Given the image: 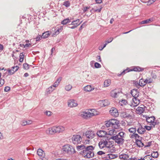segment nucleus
<instances>
[{"mask_svg": "<svg viewBox=\"0 0 160 160\" xmlns=\"http://www.w3.org/2000/svg\"><path fill=\"white\" fill-rule=\"evenodd\" d=\"M94 148L92 146H87L85 149L81 151L80 154L84 156L85 158H90L93 157L94 156V153L93 151Z\"/></svg>", "mask_w": 160, "mask_h": 160, "instance_id": "f257e3e1", "label": "nucleus"}, {"mask_svg": "<svg viewBox=\"0 0 160 160\" xmlns=\"http://www.w3.org/2000/svg\"><path fill=\"white\" fill-rule=\"evenodd\" d=\"M62 28L61 27L60 28H52V31H48L43 33L42 36L43 38H48L49 36L51 35L52 37H55L62 30Z\"/></svg>", "mask_w": 160, "mask_h": 160, "instance_id": "f03ea898", "label": "nucleus"}, {"mask_svg": "<svg viewBox=\"0 0 160 160\" xmlns=\"http://www.w3.org/2000/svg\"><path fill=\"white\" fill-rule=\"evenodd\" d=\"M62 150L63 153L68 155H73L76 153L74 148L72 146L67 144L63 147Z\"/></svg>", "mask_w": 160, "mask_h": 160, "instance_id": "7ed1b4c3", "label": "nucleus"}, {"mask_svg": "<svg viewBox=\"0 0 160 160\" xmlns=\"http://www.w3.org/2000/svg\"><path fill=\"white\" fill-rule=\"evenodd\" d=\"M72 140L74 144H80L82 140L81 137L78 135H73L72 137Z\"/></svg>", "mask_w": 160, "mask_h": 160, "instance_id": "20e7f679", "label": "nucleus"}, {"mask_svg": "<svg viewBox=\"0 0 160 160\" xmlns=\"http://www.w3.org/2000/svg\"><path fill=\"white\" fill-rule=\"evenodd\" d=\"M109 139H112L115 141L118 144H122L124 142V139L119 137L118 135L111 137Z\"/></svg>", "mask_w": 160, "mask_h": 160, "instance_id": "39448f33", "label": "nucleus"}, {"mask_svg": "<svg viewBox=\"0 0 160 160\" xmlns=\"http://www.w3.org/2000/svg\"><path fill=\"white\" fill-rule=\"evenodd\" d=\"M94 133L93 132L91 131H88L86 132L85 133H83V136L86 137V141L88 142L89 141V139H91L93 138Z\"/></svg>", "mask_w": 160, "mask_h": 160, "instance_id": "423d86ee", "label": "nucleus"}, {"mask_svg": "<svg viewBox=\"0 0 160 160\" xmlns=\"http://www.w3.org/2000/svg\"><path fill=\"white\" fill-rule=\"evenodd\" d=\"M155 118L154 116H151L148 117L146 118V120L148 122L150 123L151 125L153 126L154 127L158 123L157 121H155Z\"/></svg>", "mask_w": 160, "mask_h": 160, "instance_id": "0eeeda50", "label": "nucleus"}, {"mask_svg": "<svg viewBox=\"0 0 160 160\" xmlns=\"http://www.w3.org/2000/svg\"><path fill=\"white\" fill-rule=\"evenodd\" d=\"M112 127L115 129H118L120 125L119 121L115 119H110Z\"/></svg>", "mask_w": 160, "mask_h": 160, "instance_id": "6e6552de", "label": "nucleus"}, {"mask_svg": "<svg viewBox=\"0 0 160 160\" xmlns=\"http://www.w3.org/2000/svg\"><path fill=\"white\" fill-rule=\"evenodd\" d=\"M109 112L111 115L115 117H117L119 115L118 110L114 108H111L109 111Z\"/></svg>", "mask_w": 160, "mask_h": 160, "instance_id": "1a4fd4ad", "label": "nucleus"}, {"mask_svg": "<svg viewBox=\"0 0 160 160\" xmlns=\"http://www.w3.org/2000/svg\"><path fill=\"white\" fill-rule=\"evenodd\" d=\"M121 91L119 89H115L112 90L111 92V94L112 97L113 98L117 97L121 93Z\"/></svg>", "mask_w": 160, "mask_h": 160, "instance_id": "9d476101", "label": "nucleus"}, {"mask_svg": "<svg viewBox=\"0 0 160 160\" xmlns=\"http://www.w3.org/2000/svg\"><path fill=\"white\" fill-rule=\"evenodd\" d=\"M68 107L72 108L75 107L78 105L77 102L73 99H70L68 101Z\"/></svg>", "mask_w": 160, "mask_h": 160, "instance_id": "9b49d317", "label": "nucleus"}, {"mask_svg": "<svg viewBox=\"0 0 160 160\" xmlns=\"http://www.w3.org/2000/svg\"><path fill=\"white\" fill-rule=\"evenodd\" d=\"M90 113L89 112H82L80 114V116L84 119H88L91 117Z\"/></svg>", "mask_w": 160, "mask_h": 160, "instance_id": "f8f14e48", "label": "nucleus"}, {"mask_svg": "<svg viewBox=\"0 0 160 160\" xmlns=\"http://www.w3.org/2000/svg\"><path fill=\"white\" fill-rule=\"evenodd\" d=\"M19 68V67L17 66L13 67L12 68V69H10L9 68L7 70L9 75L13 74L15 72L17 71Z\"/></svg>", "mask_w": 160, "mask_h": 160, "instance_id": "ddd939ff", "label": "nucleus"}, {"mask_svg": "<svg viewBox=\"0 0 160 160\" xmlns=\"http://www.w3.org/2000/svg\"><path fill=\"white\" fill-rule=\"evenodd\" d=\"M121 117L124 118H132V116L128 112H122L121 114Z\"/></svg>", "mask_w": 160, "mask_h": 160, "instance_id": "4468645a", "label": "nucleus"}, {"mask_svg": "<svg viewBox=\"0 0 160 160\" xmlns=\"http://www.w3.org/2000/svg\"><path fill=\"white\" fill-rule=\"evenodd\" d=\"M46 133L48 134H53L56 133L55 127H53L52 128H49L46 131Z\"/></svg>", "mask_w": 160, "mask_h": 160, "instance_id": "2eb2a0df", "label": "nucleus"}, {"mask_svg": "<svg viewBox=\"0 0 160 160\" xmlns=\"http://www.w3.org/2000/svg\"><path fill=\"white\" fill-rule=\"evenodd\" d=\"M139 92L137 89H133L131 91V94L133 98H138L139 96Z\"/></svg>", "mask_w": 160, "mask_h": 160, "instance_id": "dca6fc26", "label": "nucleus"}, {"mask_svg": "<svg viewBox=\"0 0 160 160\" xmlns=\"http://www.w3.org/2000/svg\"><path fill=\"white\" fill-rule=\"evenodd\" d=\"M37 153L38 156L40 157V158H43L45 156V153L44 151L41 149H38Z\"/></svg>", "mask_w": 160, "mask_h": 160, "instance_id": "f3484780", "label": "nucleus"}, {"mask_svg": "<svg viewBox=\"0 0 160 160\" xmlns=\"http://www.w3.org/2000/svg\"><path fill=\"white\" fill-rule=\"evenodd\" d=\"M97 134L99 137H104L107 134V132L103 130H99L97 132Z\"/></svg>", "mask_w": 160, "mask_h": 160, "instance_id": "a211bd4d", "label": "nucleus"}, {"mask_svg": "<svg viewBox=\"0 0 160 160\" xmlns=\"http://www.w3.org/2000/svg\"><path fill=\"white\" fill-rule=\"evenodd\" d=\"M130 137L131 138H134L136 140H141L142 137L139 135L138 134H132L130 135Z\"/></svg>", "mask_w": 160, "mask_h": 160, "instance_id": "6ab92c4d", "label": "nucleus"}, {"mask_svg": "<svg viewBox=\"0 0 160 160\" xmlns=\"http://www.w3.org/2000/svg\"><path fill=\"white\" fill-rule=\"evenodd\" d=\"M138 132L139 134L144 133L146 132L145 129L143 128L141 125H140L137 129Z\"/></svg>", "mask_w": 160, "mask_h": 160, "instance_id": "aec40b11", "label": "nucleus"}, {"mask_svg": "<svg viewBox=\"0 0 160 160\" xmlns=\"http://www.w3.org/2000/svg\"><path fill=\"white\" fill-rule=\"evenodd\" d=\"M90 112H89L91 114L90 116L91 117L92 116L97 115L99 114V112L95 109H91L90 110Z\"/></svg>", "mask_w": 160, "mask_h": 160, "instance_id": "412c9836", "label": "nucleus"}, {"mask_svg": "<svg viewBox=\"0 0 160 160\" xmlns=\"http://www.w3.org/2000/svg\"><path fill=\"white\" fill-rule=\"evenodd\" d=\"M55 128L57 132L59 133L64 130V128L62 126H55Z\"/></svg>", "mask_w": 160, "mask_h": 160, "instance_id": "4be33fe9", "label": "nucleus"}, {"mask_svg": "<svg viewBox=\"0 0 160 160\" xmlns=\"http://www.w3.org/2000/svg\"><path fill=\"white\" fill-rule=\"evenodd\" d=\"M133 102L134 103L133 106L134 107L137 106L140 103V100L138 98H133L132 99Z\"/></svg>", "mask_w": 160, "mask_h": 160, "instance_id": "5701e85b", "label": "nucleus"}, {"mask_svg": "<svg viewBox=\"0 0 160 160\" xmlns=\"http://www.w3.org/2000/svg\"><path fill=\"white\" fill-rule=\"evenodd\" d=\"M79 19H77L75 20H74L72 21L71 22V23L69 25H74L75 26H76L77 28L78 26H79L80 24V23H79Z\"/></svg>", "mask_w": 160, "mask_h": 160, "instance_id": "b1692460", "label": "nucleus"}, {"mask_svg": "<svg viewBox=\"0 0 160 160\" xmlns=\"http://www.w3.org/2000/svg\"><path fill=\"white\" fill-rule=\"evenodd\" d=\"M144 79L142 78L139 80L138 83V85H137V87L138 86H141L142 87H143L145 86V83H144Z\"/></svg>", "mask_w": 160, "mask_h": 160, "instance_id": "393cba45", "label": "nucleus"}, {"mask_svg": "<svg viewBox=\"0 0 160 160\" xmlns=\"http://www.w3.org/2000/svg\"><path fill=\"white\" fill-rule=\"evenodd\" d=\"M144 110V109L141 107H138L136 109L137 113L139 114L142 113Z\"/></svg>", "mask_w": 160, "mask_h": 160, "instance_id": "a878e982", "label": "nucleus"}, {"mask_svg": "<svg viewBox=\"0 0 160 160\" xmlns=\"http://www.w3.org/2000/svg\"><path fill=\"white\" fill-rule=\"evenodd\" d=\"M93 88H92L91 85H88L84 88V90L87 92H90L94 89Z\"/></svg>", "mask_w": 160, "mask_h": 160, "instance_id": "bb28decb", "label": "nucleus"}, {"mask_svg": "<svg viewBox=\"0 0 160 160\" xmlns=\"http://www.w3.org/2000/svg\"><path fill=\"white\" fill-rule=\"evenodd\" d=\"M86 147L84 145L82 144L80 145H78L77 146L76 148L78 151H83L85 149Z\"/></svg>", "mask_w": 160, "mask_h": 160, "instance_id": "cd10ccee", "label": "nucleus"}, {"mask_svg": "<svg viewBox=\"0 0 160 160\" xmlns=\"http://www.w3.org/2000/svg\"><path fill=\"white\" fill-rule=\"evenodd\" d=\"M135 143L139 147H142L144 146V144L141 142V140H136Z\"/></svg>", "mask_w": 160, "mask_h": 160, "instance_id": "c85d7f7f", "label": "nucleus"}, {"mask_svg": "<svg viewBox=\"0 0 160 160\" xmlns=\"http://www.w3.org/2000/svg\"><path fill=\"white\" fill-rule=\"evenodd\" d=\"M132 71H134L136 72H140L143 70V68H141L137 66L134 67L132 69H131Z\"/></svg>", "mask_w": 160, "mask_h": 160, "instance_id": "c756f323", "label": "nucleus"}, {"mask_svg": "<svg viewBox=\"0 0 160 160\" xmlns=\"http://www.w3.org/2000/svg\"><path fill=\"white\" fill-rule=\"evenodd\" d=\"M129 68H127V69L124 70L122 72H121L120 74H118V76H120L122 75H123L125 74L126 73L130 71H131V69H129Z\"/></svg>", "mask_w": 160, "mask_h": 160, "instance_id": "7c9ffc66", "label": "nucleus"}, {"mask_svg": "<svg viewBox=\"0 0 160 160\" xmlns=\"http://www.w3.org/2000/svg\"><path fill=\"white\" fill-rule=\"evenodd\" d=\"M70 22H71V20L69 18H67L62 21L61 24L63 25H65Z\"/></svg>", "mask_w": 160, "mask_h": 160, "instance_id": "2f4dec72", "label": "nucleus"}, {"mask_svg": "<svg viewBox=\"0 0 160 160\" xmlns=\"http://www.w3.org/2000/svg\"><path fill=\"white\" fill-rule=\"evenodd\" d=\"M153 21V19L152 18H150L149 19H147L145 20H143L141 21L140 22L141 24H144L148 23L150 22H151Z\"/></svg>", "mask_w": 160, "mask_h": 160, "instance_id": "473e14b6", "label": "nucleus"}, {"mask_svg": "<svg viewBox=\"0 0 160 160\" xmlns=\"http://www.w3.org/2000/svg\"><path fill=\"white\" fill-rule=\"evenodd\" d=\"M119 158L121 159H123V160H127L129 158V156L126 154H121L119 156Z\"/></svg>", "mask_w": 160, "mask_h": 160, "instance_id": "72a5a7b5", "label": "nucleus"}, {"mask_svg": "<svg viewBox=\"0 0 160 160\" xmlns=\"http://www.w3.org/2000/svg\"><path fill=\"white\" fill-rule=\"evenodd\" d=\"M111 83V80L110 79L105 80L104 83V85L105 87L108 86Z\"/></svg>", "mask_w": 160, "mask_h": 160, "instance_id": "f704fd0d", "label": "nucleus"}, {"mask_svg": "<svg viewBox=\"0 0 160 160\" xmlns=\"http://www.w3.org/2000/svg\"><path fill=\"white\" fill-rule=\"evenodd\" d=\"M108 158L111 159L115 158H117L118 157V156L117 155L113 154H108Z\"/></svg>", "mask_w": 160, "mask_h": 160, "instance_id": "c9c22d12", "label": "nucleus"}, {"mask_svg": "<svg viewBox=\"0 0 160 160\" xmlns=\"http://www.w3.org/2000/svg\"><path fill=\"white\" fill-rule=\"evenodd\" d=\"M136 128H131L128 129L129 132L131 133H132V134H135L136 132Z\"/></svg>", "mask_w": 160, "mask_h": 160, "instance_id": "e433bc0d", "label": "nucleus"}, {"mask_svg": "<svg viewBox=\"0 0 160 160\" xmlns=\"http://www.w3.org/2000/svg\"><path fill=\"white\" fill-rule=\"evenodd\" d=\"M158 154L157 152H153L151 154V157L157 158L158 157Z\"/></svg>", "mask_w": 160, "mask_h": 160, "instance_id": "4c0bfd02", "label": "nucleus"}, {"mask_svg": "<svg viewBox=\"0 0 160 160\" xmlns=\"http://www.w3.org/2000/svg\"><path fill=\"white\" fill-rule=\"evenodd\" d=\"M127 102V101L125 99L122 100L119 102V104L121 106H123V105H126Z\"/></svg>", "mask_w": 160, "mask_h": 160, "instance_id": "58836bf2", "label": "nucleus"}, {"mask_svg": "<svg viewBox=\"0 0 160 160\" xmlns=\"http://www.w3.org/2000/svg\"><path fill=\"white\" fill-rule=\"evenodd\" d=\"M63 5L66 7H68L70 5V2L68 1H65L63 2Z\"/></svg>", "mask_w": 160, "mask_h": 160, "instance_id": "ea45409f", "label": "nucleus"}, {"mask_svg": "<svg viewBox=\"0 0 160 160\" xmlns=\"http://www.w3.org/2000/svg\"><path fill=\"white\" fill-rule=\"evenodd\" d=\"M24 55H23L22 53H21L20 54L19 56V61L20 62H23L24 59Z\"/></svg>", "mask_w": 160, "mask_h": 160, "instance_id": "a19ab883", "label": "nucleus"}, {"mask_svg": "<svg viewBox=\"0 0 160 160\" xmlns=\"http://www.w3.org/2000/svg\"><path fill=\"white\" fill-rule=\"evenodd\" d=\"M117 135L119 137H120L121 138H122L124 139L125 137V133L123 132H120Z\"/></svg>", "mask_w": 160, "mask_h": 160, "instance_id": "79ce46f5", "label": "nucleus"}, {"mask_svg": "<svg viewBox=\"0 0 160 160\" xmlns=\"http://www.w3.org/2000/svg\"><path fill=\"white\" fill-rule=\"evenodd\" d=\"M143 160H152V158L149 155H146L143 158Z\"/></svg>", "mask_w": 160, "mask_h": 160, "instance_id": "37998d69", "label": "nucleus"}, {"mask_svg": "<svg viewBox=\"0 0 160 160\" xmlns=\"http://www.w3.org/2000/svg\"><path fill=\"white\" fill-rule=\"evenodd\" d=\"M72 88V86L71 85L69 84L65 87V89L67 91H70Z\"/></svg>", "mask_w": 160, "mask_h": 160, "instance_id": "c03bdc74", "label": "nucleus"}, {"mask_svg": "<svg viewBox=\"0 0 160 160\" xmlns=\"http://www.w3.org/2000/svg\"><path fill=\"white\" fill-rule=\"evenodd\" d=\"M108 101L107 100H104L103 101H102V103L103 106H108L109 103H108Z\"/></svg>", "mask_w": 160, "mask_h": 160, "instance_id": "a18cd8bd", "label": "nucleus"}, {"mask_svg": "<svg viewBox=\"0 0 160 160\" xmlns=\"http://www.w3.org/2000/svg\"><path fill=\"white\" fill-rule=\"evenodd\" d=\"M105 125L107 127H112V125L111 123L110 120H109L106 122L105 123Z\"/></svg>", "mask_w": 160, "mask_h": 160, "instance_id": "49530a36", "label": "nucleus"}, {"mask_svg": "<svg viewBox=\"0 0 160 160\" xmlns=\"http://www.w3.org/2000/svg\"><path fill=\"white\" fill-rule=\"evenodd\" d=\"M98 146L100 148H102L104 147H105L102 143V142H101V141L99 142L98 143Z\"/></svg>", "mask_w": 160, "mask_h": 160, "instance_id": "de8ad7c7", "label": "nucleus"}, {"mask_svg": "<svg viewBox=\"0 0 160 160\" xmlns=\"http://www.w3.org/2000/svg\"><path fill=\"white\" fill-rule=\"evenodd\" d=\"M156 1V0H148L147 2V5H150L151 4L153 3V2Z\"/></svg>", "mask_w": 160, "mask_h": 160, "instance_id": "09e8293b", "label": "nucleus"}, {"mask_svg": "<svg viewBox=\"0 0 160 160\" xmlns=\"http://www.w3.org/2000/svg\"><path fill=\"white\" fill-rule=\"evenodd\" d=\"M23 68L25 69H28L29 68V65L27 63H24L23 64Z\"/></svg>", "mask_w": 160, "mask_h": 160, "instance_id": "8fccbe9b", "label": "nucleus"}, {"mask_svg": "<svg viewBox=\"0 0 160 160\" xmlns=\"http://www.w3.org/2000/svg\"><path fill=\"white\" fill-rule=\"evenodd\" d=\"M42 38V36L41 35H38L36 38H35L36 41H38L41 40Z\"/></svg>", "mask_w": 160, "mask_h": 160, "instance_id": "3c124183", "label": "nucleus"}, {"mask_svg": "<svg viewBox=\"0 0 160 160\" xmlns=\"http://www.w3.org/2000/svg\"><path fill=\"white\" fill-rule=\"evenodd\" d=\"M94 66L96 68H100L101 67V65L99 63L97 62L95 63Z\"/></svg>", "mask_w": 160, "mask_h": 160, "instance_id": "603ef678", "label": "nucleus"}, {"mask_svg": "<svg viewBox=\"0 0 160 160\" xmlns=\"http://www.w3.org/2000/svg\"><path fill=\"white\" fill-rule=\"evenodd\" d=\"M62 80V78L61 77H59L55 82L56 84L58 85L59 83Z\"/></svg>", "mask_w": 160, "mask_h": 160, "instance_id": "864d4df0", "label": "nucleus"}, {"mask_svg": "<svg viewBox=\"0 0 160 160\" xmlns=\"http://www.w3.org/2000/svg\"><path fill=\"white\" fill-rule=\"evenodd\" d=\"M87 21H86L84 22L83 24L80 26V27L79 28V30L81 31L82 30L83 28V26H86L85 23L87 22Z\"/></svg>", "mask_w": 160, "mask_h": 160, "instance_id": "5fc2aeb1", "label": "nucleus"}, {"mask_svg": "<svg viewBox=\"0 0 160 160\" xmlns=\"http://www.w3.org/2000/svg\"><path fill=\"white\" fill-rule=\"evenodd\" d=\"M113 39V38H110V39H108L107 40H106L105 41V43H106V44H108V43L111 42L112 41Z\"/></svg>", "mask_w": 160, "mask_h": 160, "instance_id": "6e6d98bb", "label": "nucleus"}, {"mask_svg": "<svg viewBox=\"0 0 160 160\" xmlns=\"http://www.w3.org/2000/svg\"><path fill=\"white\" fill-rule=\"evenodd\" d=\"M10 87H8V86H7V87H6L5 88L4 90L5 92H7L9 91V90H10Z\"/></svg>", "mask_w": 160, "mask_h": 160, "instance_id": "4d7b16f0", "label": "nucleus"}, {"mask_svg": "<svg viewBox=\"0 0 160 160\" xmlns=\"http://www.w3.org/2000/svg\"><path fill=\"white\" fill-rule=\"evenodd\" d=\"M54 89V88H53L52 86H51L48 88V92H49L50 93V92H52Z\"/></svg>", "mask_w": 160, "mask_h": 160, "instance_id": "13d9d810", "label": "nucleus"}, {"mask_svg": "<svg viewBox=\"0 0 160 160\" xmlns=\"http://www.w3.org/2000/svg\"><path fill=\"white\" fill-rule=\"evenodd\" d=\"M4 82H5V81H4V79H1L0 80V84H1V85L0 86V87H1L4 84Z\"/></svg>", "mask_w": 160, "mask_h": 160, "instance_id": "bf43d9fd", "label": "nucleus"}, {"mask_svg": "<svg viewBox=\"0 0 160 160\" xmlns=\"http://www.w3.org/2000/svg\"><path fill=\"white\" fill-rule=\"evenodd\" d=\"M52 113V112L49 111H46L45 112V114L48 116H50L51 115Z\"/></svg>", "mask_w": 160, "mask_h": 160, "instance_id": "052dcab7", "label": "nucleus"}, {"mask_svg": "<svg viewBox=\"0 0 160 160\" xmlns=\"http://www.w3.org/2000/svg\"><path fill=\"white\" fill-rule=\"evenodd\" d=\"M101 141L102 142V143L105 146H106L108 144V142L106 140H103L102 141Z\"/></svg>", "mask_w": 160, "mask_h": 160, "instance_id": "680f3d73", "label": "nucleus"}, {"mask_svg": "<svg viewBox=\"0 0 160 160\" xmlns=\"http://www.w3.org/2000/svg\"><path fill=\"white\" fill-rule=\"evenodd\" d=\"M27 121L23 120L22 123V125L23 126H25L27 125Z\"/></svg>", "mask_w": 160, "mask_h": 160, "instance_id": "e2e57ef3", "label": "nucleus"}, {"mask_svg": "<svg viewBox=\"0 0 160 160\" xmlns=\"http://www.w3.org/2000/svg\"><path fill=\"white\" fill-rule=\"evenodd\" d=\"M144 128L149 131L151 129V127L149 126H144Z\"/></svg>", "mask_w": 160, "mask_h": 160, "instance_id": "0e129e2a", "label": "nucleus"}, {"mask_svg": "<svg viewBox=\"0 0 160 160\" xmlns=\"http://www.w3.org/2000/svg\"><path fill=\"white\" fill-rule=\"evenodd\" d=\"M89 8V7H84L83 10V12H85L86 11H87V10Z\"/></svg>", "mask_w": 160, "mask_h": 160, "instance_id": "69168bd1", "label": "nucleus"}, {"mask_svg": "<svg viewBox=\"0 0 160 160\" xmlns=\"http://www.w3.org/2000/svg\"><path fill=\"white\" fill-rule=\"evenodd\" d=\"M148 83H150L153 82V80L151 78H149L148 79Z\"/></svg>", "mask_w": 160, "mask_h": 160, "instance_id": "338daca9", "label": "nucleus"}, {"mask_svg": "<svg viewBox=\"0 0 160 160\" xmlns=\"http://www.w3.org/2000/svg\"><path fill=\"white\" fill-rule=\"evenodd\" d=\"M105 153V152L102 151H99L97 152V154L99 155H102Z\"/></svg>", "mask_w": 160, "mask_h": 160, "instance_id": "774afa93", "label": "nucleus"}]
</instances>
